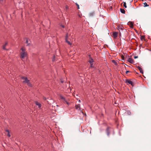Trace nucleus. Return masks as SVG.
<instances>
[{"label": "nucleus", "instance_id": "7c9ffc66", "mask_svg": "<svg viewBox=\"0 0 151 151\" xmlns=\"http://www.w3.org/2000/svg\"><path fill=\"white\" fill-rule=\"evenodd\" d=\"M43 99L44 100H46V99L45 97H43Z\"/></svg>", "mask_w": 151, "mask_h": 151}, {"label": "nucleus", "instance_id": "dca6fc26", "mask_svg": "<svg viewBox=\"0 0 151 151\" xmlns=\"http://www.w3.org/2000/svg\"><path fill=\"white\" fill-rule=\"evenodd\" d=\"M7 42H6L5 43V45L3 46V49L5 50H6V49L5 48V47L7 45Z\"/></svg>", "mask_w": 151, "mask_h": 151}, {"label": "nucleus", "instance_id": "2f4dec72", "mask_svg": "<svg viewBox=\"0 0 151 151\" xmlns=\"http://www.w3.org/2000/svg\"><path fill=\"white\" fill-rule=\"evenodd\" d=\"M78 102H81V100H78Z\"/></svg>", "mask_w": 151, "mask_h": 151}, {"label": "nucleus", "instance_id": "f257e3e1", "mask_svg": "<svg viewBox=\"0 0 151 151\" xmlns=\"http://www.w3.org/2000/svg\"><path fill=\"white\" fill-rule=\"evenodd\" d=\"M21 51L20 52V57L22 59H24L25 58L27 55V53L25 51V49L22 47L21 49Z\"/></svg>", "mask_w": 151, "mask_h": 151}, {"label": "nucleus", "instance_id": "0eeeda50", "mask_svg": "<svg viewBox=\"0 0 151 151\" xmlns=\"http://www.w3.org/2000/svg\"><path fill=\"white\" fill-rule=\"evenodd\" d=\"M118 35V32H115L113 33V35L114 38H116L117 37Z\"/></svg>", "mask_w": 151, "mask_h": 151}, {"label": "nucleus", "instance_id": "f3484780", "mask_svg": "<svg viewBox=\"0 0 151 151\" xmlns=\"http://www.w3.org/2000/svg\"><path fill=\"white\" fill-rule=\"evenodd\" d=\"M123 3L124 4L123 6L125 8H126L127 7V6L126 5V4L125 2H123Z\"/></svg>", "mask_w": 151, "mask_h": 151}, {"label": "nucleus", "instance_id": "4468645a", "mask_svg": "<svg viewBox=\"0 0 151 151\" xmlns=\"http://www.w3.org/2000/svg\"><path fill=\"white\" fill-rule=\"evenodd\" d=\"M6 131L7 132V136L9 137H11V135L10 134V132L8 130H6Z\"/></svg>", "mask_w": 151, "mask_h": 151}, {"label": "nucleus", "instance_id": "6e6552de", "mask_svg": "<svg viewBox=\"0 0 151 151\" xmlns=\"http://www.w3.org/2000/svg\"><path fill=\"white\" fill-rule=\"evenodd\" d=\"M137 68L140 71V72L142 73H143V71L142 69L139 66H137Z\"/></svg>", "mask_w": 151, "mask_h": 151}, {"label": "nucleus", "instance_id": "f8f14e48", "mask_svg": "<svg viewBox=\"0 0 151 151\" xmlns=\"http://www.w3.org/2000/svg\"><path fill=\"white\" fill-rule=\"evenodd\" d=\"M106 132L108 136H109L110 134V131L108 128H107L106 129Z\"/></svg>", "mask_w": 151, "mask_h": 151}, {"label": "nucleus", "instance_id": "a211bd4d", "mask_svg": "<svg viewBox=\"0 0 151 151\" xmlns=\"http://www.w3.org/2000/svg\"><path fill=\"white\" fill-rule=\"evenodd\" d=\"M28 42H29V41H28V39H27L26 41V43H27V46H29V43H28Z\"/></svg>", "mask_w": 151, "mask_h": 151}, {"label": "nucleus", "instance_id": "7ed1b4c3", "mask_svg": "<svg viewBox=\"0 0 151 151\" xmlns=\"http://www.w3.org/2000/svg\"><path fill=\"white\" fill-rule=\"evenodd\" d=\"M59 97L60 98V99L62 100V101H63L64 103L65 102L68 105H69V103L66 101V100L65 99V98L64 97H63L62 95H60Z\"/></svg>", "mask_w": 151, "mask_h": 151}, {"label": "nucleus", "instance_id": "b1692460", "mask_svg": "<svg viewBox=\"0 0 151 151\" xmlns=\"http://www.w3.org/2000/svg\"><path fill=\"white\" fill-rule=\"evenodd\" d=\"M4 1V0H0V2L2 3Z\"/></svg>", "mask_w": 151, "mask_h": 151}, {"label": "nucleus", "instance_id": "f03ea898", "mask_svg": "<svg viewBox=\"0 0 151 151\" xmlns=\"http://www.w3.org/2000/svg\"><path fill=\"white\" fill-rule=\"evenodd\" d=\"M21 78L22 79L24 80L23 81L24 83H27V85L29 86H32V84L29 82V80H28L27 77H22Z\"/></svg>", "mask_w": 151, "mask_h": 151}, {"label": "nucleus", "instance_id": "39448f33", "mask_svg": "<svg viewBox=\"0 0 151 151\" xmlns=\"http://www.w3.org/2000/svg\"><path fill=\"white\" fill-rule=\"evenodd\" d=\"M75 107V108L76 110L78 111H81V105L80 104H79L77 105H76Z\"/></svg>", "mask_w": 151, "mask_h": 151}, {"label": "nucleus", "instance_id": "bb28decb", "mask_svg": "<svg viewBox=\"0 0 151 151\" xmlns=\"http://www.w3.org/2000/svg\"><path fill=\"white\" fill-rule=\"evenodd\" d=\"M134 58L135 59H136V58H138V56H135Z\"/></svg>", "mask_w": 151, "mask_h": 151}, {"label": "nucleus", "instance_id": "6ab92c4d", "mask_svg": "<svg viewBox=\"0 0 151 151\" xmlns=\"http://www.w3.org/2000/svg\"><path fill=\"white\" fill-rule=\"evenodd\" d=\"M55 60V56H54L53 57V58H52V60L53 62V61H54Z\"/></svg>", "mask_w": 151, "mask_h": 151}, {"label": "nucleus", "instance_id": "5701e85b", "mask_svg": "<svg viewBox=\"0 0 151 151\" xmlns=\"http://www.w3.org/2000/svg\"><path fill=\"white\" fill-rule=\"evenodd\" d=\"M76 5L78 7V9H79V5H78V4L76 3Z\"/></svg>", "mask_w": 151, "mask_h": 151}, {"label": "nucleus", "instance_id": "9d476101", "mask_svg": "<svg viewBox=\"0 0 151 151\" xmlns=\"http://www.w3.org/2000/svg\"><path fill=\"white\" fill-rule=\"evenodd\" d=\"M126 82L128 83L129 84H130L131 85H132L133 84V82L130 80H127L126 81Z\"/></svg>", "mask_w": 151, "mask_h": 151}, {"label": "nucleus", "instance_id": "412c9836", "mask_svg": "<svg viewBox=\"0 0 151 151\" xmlns=\"http://www.w3.org/2000/svg\"><path fill=\"white\" fill-rule=\"evenodd\" d=\"M144 4L145 5L144 6L145 7L147 6H148L146 2H145L144 3Z\"/></svg>", "mask_w": 151, "mask_h": 151}, {"label": "nucleus", "instance_id": "f704fd0d", "mask_svg": "<svg viewBox=\"0 0 151 151\" xmlns=\"http://www.w3.org/2000/svg\"><path fill=\"white\" fill-rule=\"evenodd\" d=\"M124 57L123 56V57H122V58H124Z\"/></svg>", "mask_w": 151, "mask_h": 151}, {"label": "nucleus", "instance_id": "72a5a7b5", "mask_svg": "<svg viewBox=\"0 0 151 151\" xmlns=\"http://www.w3.org/2000/svg\"><path fill=\"white\" fill-rule=\"evenodd\" d=\"M79 17H81V15H79Z\"/></svg>", "mask_w": 151, "mask_h": 151}, {"label": "nucleus", "instance_id": "1a4fd4ad", "mask_svg": "<svg viewBox=\"0 0 151 151\" xmlns=\"http://www.w3.org/2000/svg\"><path fill=\"white\" fill-rule=\"evenodd\" d=\"M128 61L130 63H133L134 61V60L132 59L131 58H129L128 59Z\"/></svg>", "mask_w": 151, "mask_h": 151}, {"label": "nucleus", "instance_id": "cd10ccee", "mask_svg": "<svg viewBox=\"0 0 151 151\" xmlns=\"http://www.w3.org/2000/svg\"><path fill=\"white\" fill-rule=\"evenodd\" d=\"M50 100L51 101V102L52 103L53 101V100L52 99H51Z\"/></svg>", "mask_w": 151, "mask_h": 151}, {"label": "nucleus", "instance_id": "393cba45", "mask_svg": "<svg viewBox=\"0 0 151 151\" xmlns=\"http://www.w3.org/2000/svg\"><path fill=\"white\" fill-rule=\"evenodd\" d=\"M112 62L113 63H116V62L114 60H112Z\"/></svg>", "mask_w": 151, "mask_h": 151}, {"label": "nucleus", "instance_id": "c756f323", "mask_svg": "<svg viewBox=\"0 0 151 151\" xmlns=\"http://www.w3.org/2000/svg\"><path fill=\"white\" fill-rule=\"evenodd\" d=\"M47 102H48V104H51V103H50V102H49L48 101H47Z\"/></svg>", "mask_w": 151, "mask_h": 151}, {"label": "nucleus", "instance_id": "473e14b6", "mask_svg": "<svg viewBox=\"0 0 151 151\" xmlns=\"http://www.w3.org/2000/svg\"><path fill=\"white\" fill-rule=\"evenodd\" d=\"M61 82L62 83H63V81H61Z\"/></svg>", "mask_w": 151, "mask_h": 151}, {"label": "nucleus", "instance_id": "c85d7f7f", "mask_svg": "<svg viewBox=\"0 0 151 151\" xmlns=\"http://www.w3.org/2000/svg\"><path fill=\"white\" fill-rule=\"evenodd\" d=\"M61 27L63 28H64V26L63 25H61Z\"/></svg>", "mask_w": 151, "mask_h": 151}, {"label": "nucleus", "instance_id": "ddd939ff", "mask_svg": "<svg viewBox=\"0 0 151 151\" xmlns=\"http://www.w3.org/2000/svg\"><path fill=\"white\" fill-rule=\"evenodd\" d=\"M120 11L123 14L125 13V10L124 9H120Z\"/></svg>", "mask_w": 151, "mask_h": 151}, {"label": "nucleus", "instance_id": "2eb2a0df", "mask_svg": "<svg viewBox=\"0 0 151 151\" xmlns=\"http://www.w3.org/2000/svg\"><path fill=\"white\" fill-rule=\"evenodd\" d=\"M145 36H142L141 37V40L143 41V40H145Z\"/></svg>", "mask_w": 151, "mask_h": 151}, {"label": "nucleus", "instance_id": "4be33fe9", "mask_svg": "<svg viewBox=\"0 0 151 151\" xmlns=\"http://www.w3.org/2000/svg\"><path fill=\"white\" fill-rule=\"evenodd\" d=\"M127 113L128 114L130 115L131 114V112L129 111H127Z\"/></svg>", "mask_w": 151, "mask_h": 151}, {"label": "nucleus", "instance_id": "423d86ee", "mask_svg": "<svg viewBox=\"0 0 151 151\" xmlns=\"http://www.w3.org/2000/svg\"><path fill=\"white\" fill-rule=\"evenodd\" d=\"M89 59H90L89 62L90 63L91 65L93 64V59L91 57L90 55H89Z\"/></svg>", "mask_w": 151, "mask_h": 151}, {"label": "nucleus", "instance_id": "aec40b11", "mask_svg": "<svg viewBox=\"0 0 151 151\" xmlns=\"http://www.w3.org/2000/svg\"><path fill=\"white\" fill-rule=\"evenodd\" d=\"M129 23L131 26H133L134 23L133 22H130Z\"/></svg>", "mask_w": 151, "mask_h": 151}, {"label": "nucleus", "instance_id": "a878e982", "mask_svg": "<svg viewBox=\"0 0 151 151\" xmlns=\"http://www.w3.org/2000/svg\"><path fill=\"white\" fill-rule=\"evenodd\" d=\"M130 71H127L126 72V74H127L128 73H129V72Z\"/></svg>", "mask_w": 151, "mask_h": 151}, {"label": "nucleus", "instance_id": "20e7f679", "mask_svg": "<svg viewBox=\"0 0 151 151\" xmlns=\"http://www.w3.org/2000/svg\"><path fill=\"white\" fill-rule=\"evenodd\" d=\"M68 34L67 33L66 35V36H65V41L67 43H68V45H72V43L70 41H68Z\"/></svg>", "mask_w": 151, "mask_h": 151}, {"label": "nucleus", "instance_id": "9b49d317", "mask_svg": "<svg viewBox=\"0 0 151 151\" xmlns=\"http://www.w3.org/2000/svg\"><path fill=\"white\" fill-rule=\"evenodd\" d=\"M35 104H36V105L38 106V107L39 108H40L41 107V104L39 103L38 102L36 101L35 102Z\"/></svg>", "mask_w": 151, "mask_h": 151}]
</instances>
